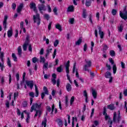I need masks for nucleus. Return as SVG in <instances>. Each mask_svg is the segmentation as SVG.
Listing matches in <instances>:
<instances>
[{"mask_svg": "<svg viewBox=\"0 0 127 127\" xmlns=\"http://www.w3.org/2000/svg\"><path fill=\"white\" fill-rule=\"evenodd\" d=\"M103 116H105V121H108V124L110 125V126H112L113 125V121L111 120V117L108 115V113H107V108L106 107H104L103 108Z\"/></svg>", "mask_w": 127, "mask_h": 127, "instance_id": "f257e3e1", "label": "nucleus"}, {"mask_svg": "<svg viewBox=\"0 0 127 127\" xmlns=\"http://www.w3.org/2000/svg\"><path fill=\"white\" fill-rule=\"evenodd\" d=\"M41 106H42V103L39 104L37 102L33 103L31 107L30 113H32L33 111H36V110H40Z\"/></svg>", "mask_w": 127, "mask_h": 127, "instance_id": "f03ea898", "label": "nucleus"}, {"mask_svg": "<svg viewBox=\"0 0 127 127\" xmlns=\"http://www.w3.org/2000/svg\"><path fill=\"white\" fill-rule=\"evenodd\" d=\"M33 20L34 23H37V25H40V22L41 21L40 15L38 13H37L36 15H34L33 16Z\"/></svg>", "mask_w": 127, "mask_h": 127, "instance_id": "7ed1b4c3", "label": "nucleus"}, {"mask_svg": "<svg viewBox=\"0 0 127 127\" xmlns=\"http://www.w3.org/2000/svg\"><path fill=\"white\" fill-rule=\"evenodd\" d=\"M86 63L87 64L84 65L83 69L84 71H87V72H89L90 69H88V68L92 67V62H91V61H86Z\"/></svg>", "mask_w": 127, "mask_h": 127, "instance_id": "20e7f679", "label": "nucleus"}, {"mask_svg": "<svg viewBox=\"0 0 127 127\" xmlns=\"http://www.w3.org/2000/svg\"><path fill=\"white\" fill-rule=\"evenodd\" d=\"M38 8L40 12H41V13H43V12H42V11H46V6H45L44 5V4H43V3L39 4Z\"/></svg>", "mask_w": 127, "mask_h": 127, "instance_id": "39448f33", "label": "nucleus"}, {"mask_svg": "<svg viewBox=\"0 0 127 127\" xmlns=\"http://www.w3.org/2000/svg\"><path fill=\"white\" fill-rule=\"evenodd\" d=\"M75 70H76L75 76L76 78H79V72H78V69H77V65H76V63H74L73 66L72 73L73 74L75 73Z\"/></svg>", "mask_w": 127, "mask_h": 127, "instance_id": "423d86ee", "label": "nucleus"}, {"mask_svg": "<svg viewBox=\"0 0 127 127\" xmlns=\"http://www.w3.org/2000/svg\"><path fill=\"white\" fill-rule=\"evenodd\" d=\"M120 16L122 18V19H124V20H127V12H122V11H120Z\"/></svg>", "mask_w": 127, "mask_h": 127, "instance_id": "0eeeda50", "label": "nucleus"}, {"mask_svg": "<svg viewBox=\"0 0 127 127\" xmlns=\"http://www.w3.org/2000/svg\"><path fill=\"white\" fill-rule=\"evenodd\" d=\"M7 18H8V17L7 15H4V20L3 21V26L4 27V29H6L7 26Z\"/></svg>", "mask_w": 127, "mask_h": 127, "instance_id": "6e6552de", "label": "nucleus"}, {"mask_svg": "<svg viewBox=\"0 0 127 127\" xmlns=\"http://www.w3.org/2000/svg\"><path fill=\"white\" fill-rule=\"evenodd\" d=\"M97 28L98 29L99 34V35H100V38L101 39H103V38H104L105 33H104V32L102 31V27H101L98 26Z\"/></svg>", "mask_w": 127, "mask_h": 127, "instance_id": "1a4fd4ad", "label": "nucleus"}, {"mask_svg": "<svg viewBox=\"0 0 127 127\" xmlns=\"http://www.w3.org/2000/svg\"><path fill=\"white\" fill-rule=\"evenodd\" d=\"M65 72L66 75L69 74L70 73V70H69V67H70V61H68L65 64Z\"/></svg>", "mask_w": 127, "mask_h": 127, "instance_id": "9d476101", "label": "nucleus"}, {"mask_svg": "<svg viewBox=\"0 0 127 127\" xmlns=\"http://www.w3.org/2000/svg\"><path fill=\"white\" fill-rule=\"evenodd\" d=\"M26 84L28 87H29L30 89H32L33 88V86H34V83H33V81H26Z\"/></svg>", "mask_w": 127, "mask_h": 127, "instance_id": "9b49d317", "label": "nucleus"}, {"mask_svg": "<svg viewBox=\"0 0 127 127\" xmlns=\"http://www.w3.org/2000/svg\"><path fill=\"white\" fill-rule=\"evenodd\" d=\"M36 112L34 118H36L37 116H39V117L40 118L41 117V114H42V111L40 109H37L36 110H34Z\"/></svg>", "mask_w": 127, "mask_h": 127, "instance_id": "f8f14e48", "label": "nucleus"}, {"mask_svg": "<svg viewBox=\"0 0 127 127\" xmlns=\"http://www.w3.org/2000/svg\"><path fill=\"white\" fill-rule=\"evenodd\" d=\"M56 122L57 123L59 127H63V121L60 118H58L56 120Z\"/></svg>", "mask_w": 127, "mask_h": 127, "instance_id": "ddd939ff", "label": "nucleus"}, {"mask_svg": "<svg viewBox=\"0 0 127 127\" xmlns=\"http://www.w3.org/2000/svg\"><path fill=\"white\" fill-rule=\"evenodd\" d=\"M22 8H23V3H21L17 8V12H18V13H20L21 10H22Z\"/></svg>", "mask_w": 127, "mask_h": 127, "instance_id": "4468645a", "label": "nucleus"}, {"mask_svg": "<svg viewBox=\"0 0 127 127\" xmlns=\"http://www.w3.org/2000/svg\"><path fill=\"white\" fill-rule=\"evenodd\" d=\"M50 47H51V46H49L48 49L46 50V57H47L48 55H49V54L51 53V51H52L53 50V49L50 48Z\"/></svg>", "mask_w": 127, "mask_h": 127, "instance_id": "2eb2a0df", "label": "nucleus"}, {"mask_svg": "<svg viewBox=\"0 0 127 127\" xmlns=\"http://www.w3.org/2000/svg\"><path fill=\"white\" fill-rule=\"evenodd\" d=\"M66 89L67 92H70L72 90V85L70 83H67L66 85Z\"/></svg>", "mask_w": 127, "mask_h": 127, "instance_id": "dca6fc26", "label": "nucleus"}, {"mask_svg": "<svg viewBox=\"0 0 127 127\" xmlns=\"http://www.w3.org/2000/svg\"><path fill=\"white\" fill-rule=\"evenodd\" d=\"M107 109H108V110H110V111H114L116 108L115 107V105L112 104L107 106Z\"/></svg>", "mask_w": 127, "mask_h": 127, "instance_id": "f3484780", "label": "nucleus"}, {"mask_svg": "<svg viewBox=\"0 0 127 127\" xmlns=\"http://www.w3.org/2000/svg\"><path fill=\"white\" fill-rule=\"evenodd\" d=\"M105 77L106 79H109L112 77V73L110 71H107L105 73Z\"/></svg>", "mask_w": 127, "mask_h": 127, "instance_id": "a211bd4d", "label": "nucleus"}, {"mask_svg": "<svg viewBox=\"0 0 127 127\" xmlns=\"http://www.w3.org/2000/svg\"><path fill=\"white\" fill-rule=\"evenodd\" d=\"M82 18H86L87 16V10H86V9H83V12L82 13Z\"/></svg>", "mask_w": 127, "mask_h": 127, "instance_id": "6ab92c4d", "label": "nucleus"}, {"mask_svg": "<svg viewBox=\"0 0 127 127\" xmlns=\"http://www.w3.org/2000/svg\"><path fill=\"white\" fill-rule=\"evenodd\" d=\"M67 11L68 12H73L74 11V6L70 5L67 7Z\"/></svg>", "mask_w": 127, "mask_h": 127, "instance_id": "aec40b11", "label": "nucleus"}, {"mask_svg": "<svg viewBox=\"0 0 127 127\" xmlns=\"http://www.w3.org/2000/svg\"><path fill=\"white\" fill-rule=\"evenodd\" d=\"M83 96L85 98V102L86 103H88V93H87V90L83 91Z\"/></svg>", "mask_w": 127, "mask_h": 127, "instance_id": "412c9836", "label": "nucleus"}, {"mask_svg": "<svg viewBox=\"0 0 127 127\" xmlns=\"http://www.w3.org/2000/svg\"><path fill=\"white\" fill-rule=\"evenodd\" d=\"M22 54V49H21V46H20L18 47V55L19 56V57H21Z\"/></svg>", "mask_w": 127, "mask_h": 127, "instance_id": "4be33fe9", "label": "nucleus"}, {"mask_svg": "<svg viewBox=\"0 0 127 127\" xmlns=\"http://www.w3.org/2000/svg\"><path fill=\"white\" fill-rule=\"evenodd\" d=\"M83 41V38L80 37L77 41L75 42V45H80L81 43H82V41Z\"/></svg>", "mask_w": 127, "mask_h": 127, "instance_id": "5701e85b", "label": "nucleus"}, {"mask_svg": "<svg viewBox=\"0 0 127 127\" xmlns=\"http://www.w3.org/2000/svg\"><path fill=\"white\" fill-rule=\"evenodd\" d=\"M35 97H37L39 96V91H38V88L36 85H35Z\"/></svg>", "mask_w": 127, "mask_h": 127, "instance_id": "b1692460", "label": "nucleus"}, {"mask_svg": "<svg viewBox=\"0 0 127 127\" xmlns=\"http://www.w3.org/2000/svg\"><path fill=\"white\" fill-rule=\"evenodd\" d=\"M63 65H60V66L58 67L57 68V72H58L59 73H61V72H62V71H63Z\"/></svg>", "mask_w": 127, "mask_h": 127, "instance_id": "393cba45", "label": "nucleus"}, {"mask_svg": "<svg viewBox=\"0 0 127 127\" xmlns=\"http://www.w3.org/2000/svg\"><path fill=\"white\" fill-rule=\"evenodd\" d=\"M122 119V117L121 116V112L120 111H118V115L117 119V123L119 124L120 122H121V119Z\"/></svg>", "mask_w": 127, "mask_h": 127, "instance_id": "a878e982", "label": "nucleus"}, {"mask_svg": "<svg viewBox=\"0 0 127 127\" xmlns=\"http://www.w3.org/2000/svg\"><path fill=\"white\" fill-rule=\"evenodd\" d=\"M109 54L111 57H115L116 56V52L114 50H110L109 52Z\"/></svg>", "mask_w": 127, "mask_h": 127, "instance_id": "bb28decb", "label": "nucleus"}, {"mask_svg": "<svg viewBox=\"0 0 127 127\" xmlns=\"http://www.w3.org/2000/svg\"><path fill=\"white\" fill-rule=\"evenodd\" d=\"M12 33H13L12 30L11 28V30H9L7 31V36H8V37H11L12 36Z\"/></svg>", "mask_w": 127, "mask_h": 127, "instance_id": "cd10ccee", "label": "nucleus"}, {"mask_svg": "<svg viewBox=\"0 0 127 127\" xmlns=\"http://www.w3.org/2000/svg\"><path fill=\"white\" fill-rule=\"evenodd\" d=\"M47 124V119H46V118H45L44 120L42 122V126H44V127H46Z\"/></svg>", "mask_w": 127, "mask_h": 127, "instance_id": "c85d7f7f", "label": "nucleus"}, {"mask_svg": "<svg viewBox=\"0 0 127 127\" xmlns=\"http://www.w3.org/2000/svg\"><path fill=\"white\" fill-rule=\"evenodd\" d=\"M36 7V4H35V3L32 2L30 3V8L31 9H33V8H34Z\"/></svg>", "mask_w": 127, "mask_h": 127, "instance_id": "c756f323", "label": "nucleus"}, {"mask_svg": "<svg viewBox=\"0 0 127 127\" xmlns=\"http://www.w3.org/2000/svg\"><path fill=\"white\" fill-rule=\"evenodd\" d=\"M56 28H57V29H58L59 31H62V27L60 24H57L56 25Z\"/></svg>", "mask_w": 127, "mask_h": 127, "instance_id": "7c9ffc66", "label": "nucleus"}, {"mask_svg": "<svg viewBox=\"0 0 127 127\" xmlns=\"http://www.w3.org/2000/svg\"><path fill=\"white\" fill-rule=\"evenodd\" d=\"M92 96L93 99H97V91L94 89L92 90Z\"/></svg>", "mask_w": 127, "mask_h": 127, "instance_id": "2f4dec72", "label": "nucleus"}, {"mask_svg": "<svg viewBox=\"0 0 127 127\" xmlns=\"http://www.w3.org/2000/svg\"><path fill=\"white\" fill-rule=\"evenodd\" d=\"M118 29L119 32H123V30H124V26L121 24L120 26L118 27Z\"/></svg>", "mask_w": 127, "mask_h": 127, "instance_id": "473e14b6", "label": "nucleus"}, {"mask_svg": "<svg viewBox=\"0 0 127 127\" xmlns=\"http://www.w3.org/2000/svg\"><path fill=\"white\" fill-rule=\"evenodd\" d=\"M43 91L46 95H49V91L48 89H47V87L46 86L43 87Z\"/></svg>", "mask_w": 127, "mask_h": 127, "instance_id": "72a5a7b5", "label": "nucleus"}, {"mask_svg": "<svg viewBox=\"0 0 127 127\" xmlns=\"http://www.w3.org/2000/svg\"><path fill=\"white\" fill-rule=\"evenodd\" d=\"M65 105L66 108H67L68 106H69V102H68V96H65Z\"/></svg>", "mask_w": 127, "mask_h": 127, "instance_id": "f704fd0d", "label": "nucleus"}, {"mask_svg": "<svg viewBox=\"0 0 127 127\" xmlns=\"http://www.w3.org/2000/svg\"><path fill=\"white\" fill-rule=\"evenodd\" d=\"M7 65L10 68L11 67V62L10 61V59H9V58H7Z\"/></svg>", "mask_w": 127, "mask_h": 127, "instance_id": "c9c22d12", "label": "nucleus"}, {"mask_svg": "<svg viewBox=\"0 0 127 127\" xmlns=\"http://www.w3.org/2000/svg\"><path fill=\"white\" fill-rule=\"evenodd\" d=\"M113 122L117 123V112H115L113 114Z\"/></svg>", "mask_w": 127, "mask_h": 127, "instance_id": "e433bc0d", "label": "nucleus"}, {"mask_svg": "<svg viewBox=\"0 0 127 127\" xmlns=\"http://www.w3.org/2000/svg\"><path fill=\"white\" fill-rule=\"evenodd\" d=\"M12 58H13V61L15 62H17V58L16 57V56L15 55V54H14V53L12 54Z\"/></svg>", "mask_w": 127, "mask_h": 127, "instance_id": "4c0bfd02", "label": "nucleus"}, {"mask_svg": "<svg viewBox=\"0 0 127 127\" xmlns=\"http://www.w3.org/2000/svg\"><path fill=\"white\" fill-rule=\"evenodd\" d=\"M43 68L46 70H47V69H48V62L44 63Z\"/></svg>", "mask_w": 127, "mask_h": 127, "instance_id": "58836bf2", "label": "nucleus"}, {"mask_svg": "<svg viewBox=\"0 0 127 127\" xmlns=\"http://www.w3.org/2000/svg\"><path fill=\"white\" fill-rule=\"evenodd\" d=\"M74 101H75V97L72 96L71 98H70V106H72V105H73V103H74Z\"/></svg>", "mask_w": 127, "mask_h": 127, "instance_id": "ea45409f", "label": "nucleus"}, {"mask_svg": "<svg viewBox=\"0 0 127 127\" xmlns=\"http://www.w3.org/2000/svg\"><path fill=\"white\" fill-rule=\"evenodd\" d=\"M113 70L114 74H116L117 73V65L114 64L113 66Z\"/></svg>", "mask_w": 127, "mask_h": 127, "instance_id": "a19ab883", "label": "nucleus"}, {"mask_svg": "<svg viewBox=\"0 0 127 127\" xmlns=\"http://www.w3.org/2000/svg\"><path fill=\"white\" fill-rule=\"evenodd\" d=\"M58 44H59V40H56L54 42V46L55 47H57Z\"/></svg>", "mask_w": 127, "mask_h": 127, "instance_id": "79ce46f5", "label": "nucleus"}, {"mask_svg": "<svg viewBox=\"0 0 127 127\" xmlns=\"http://www.w3.org/2000/svg\"><path fill=\"white\" fill-rule=\"evenodd\" d=\"M27 118L26 119V122L28 124L29 123V120H30V116L29 115V113H27Z\"/></svg>", "mask_w": 127, "mask_h": 127, "instance_id": "37998d69", "label": "nucleus"}, {"mask_svg": "<svg viewBox=\"0 0 127 127\" xmlns=\"http://www.w3.org/2000/svg\"><path fill=\"white\" fill-rule=\"evenodd\" d=\"M94 46H95V43L94 42L91 41V47H90V49L91 50V52H93V48H94Z\"/></svg>", "mask_w": 127, "mask_h": 127, "instance_id": "c03bdc74", "label": "nucleus"}, {"mask_svg": "<svg viewBox=\"0 0 127 127\" xmlns=\"http://www.w3.org/2000/svg\"><path fill=\"white\" fill-rule=\"evenodd\" d=\"M117 12H118V11H117L116 9H113L112 10L111 13L113 15H116Z\"/></svg>", "mask_w": 127, "mask_h": 127, "instance_id": "a18cd8bd", "label": "nucleus"}, {"mask_svg": "<svg viewBox=\"0 0 127 127\" xmlns=\"http://www.w3.org/2000/svg\"><path fill=\"white\" fill-rule=\"evenodd\" d=\"M44 17H45V19H46L47 20H49V19L50 18V16H49V14H45L44 15Z\"/></svg>", "mask_w": 127, "mask_h": 127, "instance_id": "49530a36", "label": "nucleus"}, {"mask_svg": "<svg viewBox=\"0 0 127 127\" xmlns=\"http://www.w3.org/2000/svg\"><path fill=\"white\" fill-rule=\"evenodd\" d=\"M109 61L110 63L112 64V65H114V64H115V61H114V60H113V58H110L109 59Z\"/></svg>", "mask_w": 127, "mask_h": 127, "instance_id": "de8ad7c7", "label": "nucleus"}, {"mask_svg": "<svg viewBox=\"0 0 127 127\" xmlns=\"http://www.w3.org/2000/svg\"><path fill=\"white\" fill-rule=\"evenodd\" d=\"M40 62V63H41V62H43V63H45V58H44V57H43L41 56Z\"/></svg>", "mask_w": 127, "mask_h": 127, "instance_id": "09e8293b", "label": "nucleus"}, {"mask_svg": "<svg viewBox=\"0 0 127 127\" xmlns=\"http://www.w3.org/2000/svg\"><path fill=\"white\" fill-rule=\"evenodd\" d=\"M87 49H88L87 44H85L83 46V51H84V52H86L87 51Z\"/></svg>", "mask_w": 127, "mask_h": 127, "instance_id": "8fccbe9b", "label": "nucleus"}, {"mask_svg": "<svg viewBox=\"0 0 127 127\" xmlns=\"http://www.w3.org/2000/svg\"><path fill=\"white\" fill-rule=\"evenodd\" d=\"M46 111H47V112L50 113V112H51V107H50V106H47L46 107Z\"/></svg>", "mask_w": 127, "mask_h": 127, "instance_id": "3c124183", "label": "nucleus"}, {"mask_svg": "<svg viewBox=\"0 0 127 127\" xmlns=\"http://www.w3.org/2000/svg\"><path fill=\"white\" fill-rule=\"evenodd\" d=\"M29 96H30V97H31V98H34V92H30L29 93Z\"/></svg>", "mask_w": 127, "mask_h": 127, "instance_id": "603ef678", "label": "nucleus"}, {"mask_svg": "<svg viewBox=\"0 0 127 127\" xmlns=\"http://www.w3.org/2000/svg\"><path fill=\"white\" fill-rule=\"evenodd\" d=\"M22 105L23 108H26V107H27V101H24L22 103Z\"/></svg>", "mask_w": 127, "mask_h": 127, "instance_id": "864d4df0", "label": "nucleus"}, {"mask_svg": "<svg viewBox=\"0 0 127 127\" xmlns=\"http://www.w3.org/2000/svg\"><path fill=\"white\" fill-rule=\"evenodd\" d=\"M74 21H75V19H74V18H71L70 19L69 22L70 24H74Z\"/></svg>", "mask_w": 127, "mask_h": 127, "instance_id": "5fc2aeb1", "label": "nucleus"}, {"mask_svg": "<svg viewBox=\"0 0 127 127\" xmlns=\"http://www.w3.org/2000/svg\"><path fill=\"white\" fill-rule=\"evenodd\" d=\"M11 7L12 9H15V8H16V4H15V3H12Z\"/></svg>", "mask_w": 127, "mask_h": 127, "instance_id": "6e6d98bb", "label": "nucleus"}, {"mask_svg": "<svg viewBox=\"0 0 127 127\" xmlns=\"http://www.w3.org/2000/svg\"><path fill=\"white\" fill-rule=\"evenodd\" d=\"M27 45H23V50L24 51H26V50H27Z\"/></svg>", "mask_w": 127, "mask_h": 127, "instance_id": "4d7b16f0", "label": "nucleus"}, {"mask_svg": "<svg viewBox=\"0 0 127 127\" xmlns=\"http://www.w3.org/2000/svg\"><path fill=\"white\" fill-rule=\"evenodd\" d=\"M3 56H4L3 52L0 53V59H1V61H2V60H3Z\"/></svg>", "mask_w": 127, "mask_h": 127, "instance_id": "13d9d810", "label": "nucleus"}, {"mask_svg": "<svg viewBox=\"0 0 127 127\" xmlns=\"http://www.w3.org/2000/svg\"><path fill=\"white\" fill-rule=\"evenodd\" d=\"M117 47L119 49L120 52H122V51H123V48H122V46L121 45H118Z\"/></svg>", "mask_w": 127, "mask_h": 127, "instance_id": "bf43d9fd", "label": "nucleus"}, {"mask_svg": "<svg viewBox=\"0 0 127 127\" xmlns=\"http://www.w3.org/2000/svg\"><path fill=\"white\" fill-rule=\"evenodd\" d=\"M56 52H57V50L55 49L54 51V54L53 55V59H54L55 58V56H56Z\"/></svg>", "mask_w": 127, "mask_h": 127, "instance_id": "052dcab7", "label": "nucleus"}, {"mask_svg": "<svg viewBox=\"0 0 127 127\" xmlns=\"http://www.w3.org/2000/svg\"><path fill=\"white\" fill-rule=\"evenodd\" d=\"M53 11L55 13V14L56 15H58V13H57V8H56V7H55L54 9H53Z\"/></svg>", "mask_w": 127, "mask_h": 127, "instance_id": "680f3d73", "label": "nucleus"}, {"mask_svg": "<svg viewBox=\"0 0 127 127\" xmlns=\"http://www.w3.org/2000/svg\"><path fill=\"white\" fill-rule=\"evenodd\" d=\"M92 15L90 14L89 16V21H90V22L93 24V20L92 19Z\"/></svg>", "mask_w": 127, "mask_h": 127, "instance_id": "e2e57ef3", "label": "nucleus"}, {"mask_svg": "<svg viewBox=\"0 0 127 127\" xmlns=\"http://www.w3.org/2000/svg\"><path fill=\"white\" fill-rule=\"evenodd\" d=\"M0 68L1 69V71H3V68H4V65L1 63H0Z\"/></svg>", "mask_w": 127, "mask_h": 127, "instance_id": "0e129e2a", "label": "nucleus"}, {"mask_svg": "<svg viewBox=\"0 0 127 127\" xmlns=\"http://www.w3.org/2000/svg\"><path fill=\"white\" fill-rule=\"evenodd\" d=\"M32 62L33 63H36V62H37V58L36 57L33 58Z\"/></svg>", "mask_w": 127, "mask_h": 127, "instance_id": "69168bd1", "label": "nucleus"}, {"mask_svg": "<svg viewBox=\"0 0 127 127\" xmlns=\"http://www.w3.org/2000/svg\"><path fill=\"white\" fill-rule=\"evenodd\" d=\"M127 101H125V105L124 109L126 110V113H127Z\"/></svg>", "mask_w": 127, "mask_h": 127, "instance_id": "338daca9", "label": "nucleus"}, {"mask_svg": "<svg viewBox=\"0 0 127 127\" xmlns=\"http://www.w3.org/2000/svg\"><path fill=\"white\" fill-rule=\"evenodd\" d=\"M123 94L125 97H127V89L124 90L123 92Z\"/></svg>", "mask_w": 127, "mask_h": 127, "instance_id": "774afa93", "label": "nucleus"}]
</instances>
